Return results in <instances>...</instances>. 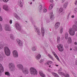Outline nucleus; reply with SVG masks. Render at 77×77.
Masks as SVG:
<instances>
[{"label":"nucleus","instance_id":"nucleus-52","mask_svg":"<svg viewBox=\"0 0 77 77\" xmlns=\"http://www.w3.org/2000/svg\"><path fill=\"white\" fill-rule=\"evenodd\" d=\"M73 75L74 76V77H76V75H75V74L74 73H72Z\"/></svg>","mask_w":77,"mask_h":77},{"label":"nucleus","instance_id":"nucleus-18","mask_svg":"<svg viewBox=\"0 0 77 77\" xmlns=\"http://www.w3.org/2000/svg\"><path fill=\"white\" fill-rule=\"evenodd\" d=\"M60 22H57L56 23L54 26L55 29H58L59 26H60Z\"/></svg>","mask_w":77,"mask_h":77},{"label":"nucleus","instance_id":"nucleus-47","mask_svg":"<svg viewBox=\"0 0 77 77\" xmlns=\"http://www.w3.org/2000/svg\"><path fill=\"white\" fill-rule=\"evenodd\" d=\"M2 59H3V57L1 54H0V60H2Z\"/></svg>","mask_w":77,"mask_h":77},{"label":"nucleus","instance_id":"nucleus-30","mask_svg":"<svg viewBox=\"0 0 77 77\" xmlns=\"http://www.w3.org/2000/svg\"><path fill=\"white\" fill-rule=\"evenodd\" d=\"M5 75H7V76L8 77H10V75H11L10 74V73L9 72H5Z\"/></svg>","mask_w":77,"mask_h":77},{"label":"nucleus","instance_id":"nucleus-63","mask_svg":"<svg viewBox=\"0 0 77 77\" xmlns=\"http://www.w3.org/2000/svg\"><path fill=\"white\" fill-rule=\"evenodd\" d=\"M60 71H61L62 70V68H60Z\"/></svg>","mask_w":77,"mask_h":77},{"label":"nucleus","instance_id":"nucleus-11","mask_svg":"<svg viewBox=\"0 0 77 77\" xmlns=\"http://www.w3.org/2000/svg\"><path fill=\"white\" fill-rule=\"evenodd\" d=\"M5 30L6 31H11V28H10V26L8 24H7L5 25Z\"/></svg>","mask_w":77,"mask_h":77},{"label":"nucleus","instance_id":"nucleus-24","mask_svg":"<svg viewBox=\"0 0 77 77\" xmlns=\"http://www.w3.org/2000/svg\"><path fill=\"white\" fill-rule=\"evenodd\" d=\"M41 54H38L35 57V59L37 60H38L41 58Z\"/></svg>","mask_w":77,"mask_h":77},{"label":"nucleus","instance_id":"nucleus-25","mask_svg":"<svg viewBox=\"0 0 77 77\" xmlns=\"http://www.w3.org/2000/svg\"><path fill=\"white\" fill-rule=\"evenodd\" d=\"M67 43L68 44H71V43H72V40L71 39V37H69L68 38Z\"/></svg>","mask_w":77,"mask_h":77},{"label":"nucleus","instance_id":"nucleus-51","mask_svg":"<svg viewBox=\"0 0 77 77\" xmlns=\"http://www.w3.org/2000/svg\"><path fill=\"white\" fill-rule=\"evenodd\" d=\"M65 1V0H61V2L62 3H64Z\"/></svg>","mask_w":77,"mask_h":77},{"label":"nucleus","instance_id":"nucleus-54","mask_svg":"<svg viewBox=\"0 0 77 77\" xmlns=\"http://www.w3.org/2000/svg\"><path fill=\"white\" fill-rule=\"evenodd\" d=\"M75 64L76 65H77V60L75 61Z\"/></svg>","mask_w":77,"mask_h":77},{"label":"nucleus","instance_id":"nucleus-27","mask_svg":"<svg viewBox=\"0 0 77 77\" xmlns=\"http://www.w3.org/2000/svg\"><path fill=\"white\" fill-rule=\"evenodd\" d=\"M48 56L50 58V59L52 60H53V61H54V59L53 57H52V56L51 55L48 54Z\"/></svg>","mask_w":77,"mask_h":77},{"label":"nucleus","instance_id":"nucleus-39","mask_svg":"<svg viewBox=\"0 0 77 77\" xmlns=\"http://www.w3.org/2000/svg\"><path fill=\"white\" fill-rule=\"evenodd\" d=\"M4 45H4L1 44V43L0 42V49H2V48H3V46Z\"/></svg>","mask_w":77,"mask_h":77},{"label":"nucleus","instance_id":"nucleus-38","mask_svg":"<svg viewBox=\"0 0 77 77\" xmlns=\"http://www.w3.org/2000/svg\"><path fill=\"white\" fill-rule=\"evenodd\" d=\"M57 42L58 43H59L60 42V37H57Z\"/></svg>","mask_w":77,"mask_h":77},{"label":"nucleus","instance_id":"nucleus-1","mask_svg":"<svg viewBox=\"0 0 77 77\" xmlns=\"http://www.w3.org/2000/svg\"><path fill=\"white\" fill-rule=\"evenodd\" d=\"M77 31V26L75 25H74L72 26V28H70L69 29V34L71 36H74L75 35V32Z\"/></svg>","mask_w":77,"mask_h":77},{"label":"nucleus","instance_id":"nucleus-44","mask_svg":"<svg viewBox=\"0 0 77 77\" xmlns=\"http://www.w3.org/2000/svg\"><path fill=\"white\" fill-rule=\"evenodd\" d=\"M70 15V13H69L67 16V19H68L69 18Z\"/></svg>","mask_w":77,"mask_h":77},{"label":"nucleus","instance_id":"nucleus-43","mask_svg":"<svg viewBox=\"0 0 77 77\" xmlns=\"http://www.w3.org/2000/svg\"><path fill=\"white\" fill-rule=\"evenodd\" d=\"M3 21V18H2V17L0 16V21Z\"/></svg>","mask_w":77,"mask_h":77},{"label":"nucleus","instance_id":"nucleus-2","mask_svg":"<svg viewBox=\"0 0 77 77\" xmlns=\"http://www.w3.org/2000/svg\"><path fill=\"white\" fill-rule=\"evenodd\" d=\"M29 71L32 75H36L38 74L37 70L35 67H31L29 69Z\"/></svg>","mask_w":77,"mask_h":77},{"label":"nucleus","instance_id":"nucleus-6","mask_svg":"<svg viewBox=\"0 0 77 77\" xmlns=\"http://www.w3.org/2000/svg\"><path fill=\"white\" fill-rule=\"evenodd\" d=\"M57 48L60 51H63V45L59 44L57 45Z\"/></svg>","mask_w":77,"mask_h":77},{"label":"nucleus","instance_id":"nucleus-7","mask_svg":"<svg viewBox=\"0 0 77 77\" xmlns=\"http://www.w3.org/2000/svg\"><path fill=\"white\" fill-rule=\"evenodd\" d=\"M15 27L17 30L21 31L22 29L21 26L20 25V24L18 23H17L15 25Z\"/></svg>","mask_w":77,"mask_h":77},{"label":"nucleus","instance_id":"nucleus-42","mask_svg":"<svg viewBox=\"0 0 77 77\" xmlns=\"http://www.w3.org/2000/svg\"><path fill=\"white\" fill-rule=\"evenodd\" d=\"M9 0H2L3 2H5V3H7V2H9Z\"/></svg>","mask_w":77,"mask_h":77},{"label":"nucleus","instance_id":"nucleus-31","mask_svg":"<svg viewBox=\"0 0 77 77\" xmlns=\"http://www.w3.org/2000/svg\"><path fill=\"white\" fill-rule=\"evenodd\" d=\"M42 5H39L38 6V10L40 12H41V10H42Z\"/></svg>","mask_w":77,"mask_h":77},{"label":"nucleus","instance_id":"nucleus-57","mask_svg":"<svg viewBox=\"0 0 77 77\" xmlns=\"http://www.w3.org/2000/svg\"><path fill=\"white\" fill-rule=\"evenodd\" d=\"M74 44L75 45H77V42H75L74 43Z\"/></svg>","mask_w":77,"mask_h":77},{"label":"nucleus","instance_id":"nucleus-36","mask_svg":"<svg viewBox=\"0 0 77 77\" xmlns=\"http://www.w3.org/2000/svg\"><path fill=\"white\" fill-rule=\"evenodd\" d=\"M63 12V8H60L59 9L58 12L59 13H61V12Z\"/></svg>","mask_w":77,"mask_h":77},{"label":"nucleus","instance_id":"nucleus-55","mask_svg":"<svg viewBox=\"0 0 77 77\" xmlns=\"http://www.w3.org/2000/svg\"><path fill=\"white\" fill-rule=\"evenodd\" d=\"M43 60H42V59L41 60H40V63H41V62H42Z\"/></svg>","mask_w":77,"mask_h":77},{"label":"nucleus","instance_id":"nucleus-62","mask_svg":"<svg viewBox=\"0 0 77 77\" xmlns=\"http://www.w3.org/2000/svg\"><path fill=\"white\" fill-rule=\"evenodd\" d=\"M41 48H44V46H41Z\"/></svg>","mask_w":77,"mask_h":77},{"label":"nucleus","instance_id":"nucleus-13","mask_svg":"<svg viewBox=\"0 0 77 77\" xmlns=\"http://www.w3.org/2000/svg\"><path fill=\"white\" fill-rule=\"evenodd\" d=\"M41 32L42 36H44L45 35V30L43 26H42L41 28Z\"/></svg>","mask_w":77,"mask_h":77},{"label":"nucleus","instance_id":"nucleus-9","mask_svg":"<svg viewBox=\"0 0 77 77\" xmlns=\"http://www.w3.org/2000/svg\"><path fill=\"white\" fill-rule=\"evenodd\" d=\"M13 55L14 57L17 58L18 57V52L16 50H14L13 52Z\"/></svg>","mask_w":77,"mask_h":77},{"label":"nucleus","instance_id":"nucleus-5","mask_svg":"<svg viewBox=\"0 0 77 77\" xmlns=\"http://www.w3.org/2000/svg\"><path fill=\"white\" fill-rule=\"evenodd\" d=\"M34 28L35 30V31L36 33H37V35L39 36L41 35V31H40V29L38 28L37 26L36 25L34 26Z\"/></svg>","mask_w":77,"mask_h":77},{"label":"nucleus","instance_id":"nucleus-28","mask_svg":"<svg viewBox=\"0 0 77 77\" xmlns=\"http://www.w3.org/2000/svg\"><path fill=\"white\" fill-rule=\"evenodd\" d=\"M68 4L67 2H66L64 4L63 7L64 8H65V9L66 8V7H67V6H68Z\"/></svg>","mask_w":77,"mask_h":77},{"label":"nucleus","instance_id":"nucleus-34","mask_svg":"<svg viewBox=\"0 0 77 77\" xmlns=\"http://www.w3.org/2000/svg\"><path fill=\"white\" fill-rule=\"evenodd\" d=\"M53 4H51L49 6V9L50 11L53 8Z\"/></svg>","mask_w":77,"mask_h":77},{"label":"nucleus","instance_id":"nucleus-21","mask_svg":"<svg viewBox=\"0 0 77 77\" xmlns=\"http://www.w3.org/2000/svg\"><path fill=\"white\" fill-rule=\"evenodd\" d=\"M39 74L41 77H45V75L44 73L42 71H39Z\"/></svg>","mask_w":77,"mask_h":77},{"label":"nucleus","instance_id":"nucleus-60","mask_svg":"<svg viewBox=\"0 0 77 77\" xmlns=\"http://www.w3.org/2000/svg\"><path fill=\"white\" fill-rule=\"evenodd\" d=\"M32 2H31L30 3V5H32Z\"/></svg>","mask_w":77,"mask_h":77},{"label":"nucleus","instance_id":"nucleus-48","mask_svg":"<svg viewBox=\"0 0 77 77\" xmlns=\"http://www.w3.org/2000/svg\"><path fill=\"white\" fill-rule=\"evenodd\" d=\"M75 51H77V46H75Z\"/></svg>","mask_w":77,"mask_h":77},{"label":"nucleus","instance_id":"nucleus-22","mask_svg":"<svg viewBox=\"0 0 77 77\" xmlns=\"http://www.w3.org/2000/svg\"><path fill=\"white\" fill-rule=\"evenodd\" d=\"M18 5L20 7H23V3H22V2L21 1H19L17 3Z\"/></svg>","mask_w":77,"mask_h":77},{"label":"nucleus","instance_id":"nucleus-17","mask_svg":"<svg viewBox=\"0 0 77 77\" xmlns=\"http://www.w3.org/2000/svg\"><path fill=\"white\" fill-rule=\"evenodd\" d=\"M4 72V69L3 67L1 64H0V76H1V72Z\"/></svg>","mask_w":77,"mask_h":77},{"label":"nucleus","instance_id":"nucleus-20","mask_svg":"<svg viewBox=\"0 0 77 77\" xmlns=\"http://www.w3.org/2000/svg\"><path fill=\"white\" fill-rule=\"evenodd\" d=\"M52 54H54V56L57 59L58 61H60V60L59 59V58L58 57V56L56 54L54 51H52Z\"/></svg>","mask_w":77,"mask_h":77},{"label":"nucleus","instance_id":"nucleus-12","mask_svg":"<svg viewBox=\"0 0 77 77\" xmlns=\"http://www.w3.org/2000/svg\"><path fill=\"white\" fill-rule=\"evenodd\" d=\"M17 41L19 46H20L21 47H23V42L21 41L18 39H17Z\"/></svg>","mask_w":77,"mask_h":77},{"label":"nucleus","instance_id":"nucleus-29","mask_svg":"<svg viewBox=\"0 0 77 77\" xmlns=\"http://www.w3.org/2000/svg\"><path fill=\"white\" fill-rule=\"evenodd\" d=\"M52 74L55 77H59V75L57 74V73H54V72H52Z\"/></svg>","mask_w":77,"mask_h":77},{"label":"nucleus","instance_id":"nucleus-8","mask_svg":"<svg viewBox=\"0 0 77 77\" xmlns=\"http://www.w3.org/2000/svg\"><path fill=\"white\" fill-rule=\"evenodd\" d=\"M52 63H53L52 61H48L45 63V64L46 65H47L49 67V68H53V65L51 64Z\"/></svg>","mask_w":77,"mask_h":77},{"label":"nucleus","instance_id":"nucleus-19","mask_svg":"<svg viewBox=\"0 0 77 77\" xmlns=\"http://www.w3.org/2000/svg\"><path fill=\"white\" fill-rule=\"evenodd\" d=\"M49 16L51 20H54V15H53V12H51Z\"/></svg>","mask_w":77,"mask_h":77},{"label":"nucleus","instance_id":"nucleus-56","mask_svg":"<svg viewBox=\"0 0 77 77\" xmlns=\"http://www.w3.org/2000/svg\"><path fill=\"white\" fill-rule=\"evenodd\" d=\"M75 24L77 26V21L75 22Z\"/></svg>","mask_w":77,"mask_h":77},{"label":"nucleus","instance_id":"nucleus-23","mask_svg":"<svg viewBox=\"0 0 77 77\" xmlns=\"http://www.w3.org/2000/svg\"><path fill=\"white\" fill-rule=\"evenodd\" d=\"M36 49H37V48L36 46H33L31 48V50L32 51H35L36 50Z\"/></svg>","mask_w":77,"mask_h":77},{"label":"nucleus","instance_id":"nucleus-46","mask_svg":"<svg viewBox=\"0 0 77 77\" xmlns=\"http://www.w3.org/2000/svg\"><path fill=\"white\" fill-rule=\"evenodd\" d=\"M75 17V15H74V14L72 15L71 16V17L72 18H74Z\"/></svg>","mask_w":77,"mask_h":77},{"label":"nucleus","instance_id":"nucleus-64","mask_svg":"<svg viewBox=\"0 0 77 77\" xmlns=\"http://www.w3.org/2000/svg\"><path fill=\"white\" fill-rule=\"evenodd\" d=\"M0 11H1V8H0Z\"/></svg>","mask_w":77,"mask_h":77},{"label":"nucleus","instance_id":"nucleus-26","mask_svg":"<svg viewBox=\"0 0 77 77\" xmlns=\"http://www.w3.org/2000/svg\"><path fill=\"white\" fill-rule=\"evenodd\" d=\"M65 37L66 39H68V32H66L65 34Z\"/></svg>","mask_w":77,"mask_h":77},{"label":"nucleus","instance_id":"nucleus-33","mask_svg":"<svg viewBox=\"0 0 77 77\" xmlns=\"http://www.w3.org/2000/svg\"><path fill=\"white\" fill-rule=\"evenodd\" d=\"M61 73V74H62V75H64V76L65 77H69V75L67 74L66 75H65V73H63V72H60Z\"/></svg>","mask_w":77,"mask_h":77},{"label":"nucleus","instance_id":"nucleus-3","mask_svg":"<svg viewBox=\"0 0 77 77\" xmlns=\"http://www.w3.org/2000/svg\"><path fill=\"white\" fill-rule=\"evenodd\" d=\"M8 67L11 71L14 72L15 69V66L14 63H10L8 64Z\"/></svg>","mask_w":77,"mask_h":77},{"label":"nucleus","instance_id":"nucleus-50","mask_svg":"<svg viewBox=\"0 0 77 77\" xmlns=\"http://www.w3.org/2000/svg\"><path fill=\"white\" fill-rule=\"evenodd\" d=\"M48 72H50L51 71V70H50V69H48Z\"/></svg>","mask_w":77,"mask_h":77},{"label":"nucleus","instance_id":"nucleus-41","mask_svg":"<svg viewBox=\"0 0 77 77\" xmlns=\"http://www.w3.org/2000/svg\"><path fill=\"white\" fill-rule=\"evenodd\" d=\"M2 31V24L0 23V32Z\"/></svg>","mask_w":77,"mask_h":77},{"label":"nucleus","instance_id":"nucleus-35","mask_svg":"<svg viewBox=\"0 0 77 77\" xmlns=\"http://www.w3.org/2000/svg\"><path fill=\"white\" fill-rule=\"evenodd\" d=\"M63 28H61L60 30V34H62V33H63Z\"/></svg>","mask_w":77,"mask_h":77},{"label":"nucleus","instance_id":"nucleus-58","mask_svg":"<svg viewBox=\"0 0 77 77\" xmlns=\"http://www.w3.org/2000/svg\"><path fill=\"white\" fill-rule=\"evenodd\" d=\"M55 66H59V65H57V64H55Z\"/></svg>","mask_w":77,"mask_h":77},{"label":"nucleus","instance_id":"nucleus-53","mask_svg":"<svg viewBox=\"0 0 77 77\" xmlns=\"http://www.w3.org/2000/svg\"><path fill=\"white\" fill-rule=\"evenodd\" d=\"M50 2L51 3H53L54 1L53 0H50Z\"/></svg>","mask_w":77,"mask_h":77},{"label":"nucleus","instance_id":"nucleus-37","mask_svg":"<svg viewBox=\"0 0 77 77\" xmlns=\"http://www.w3.org/2000/svg\"><path fill=\"white\" fill-rule=\"evenodd\" d=\"M10 38L11 39H14V38H15V37L14 36L12 35H10Z\"/></svg>","mask_w":77,"mask_h":77},{"label":"nucleus","instance_id":"nucleus-59","mask_svg":"<svg viewBox=\"0 0 77 77\" xmlns=\"http://www.w3.org/2000/svg\"><path fill=\"white\" fill-rule=\"evenodd\" d=\"M32 1L33 2H35V0H32Z\"/></svg>","mask_w":77,"mask_h":77},{"label":"nucleus","instance_id":"nucleus-10","mask_svg":"<svg viewBox=\"0 0 77 77\" xmlns=\"http://www.w3.org/2000/svg\"><path fill=\"white\" fill-rule=\"evenodd\" d=\"M22 72L24 74L26 75L29 74V69H22Z\"/></svg>","mask_w":77,"mask_h":77},{"label":"nucleus","instance_id":"nucleus-16","mask_svg":"<svg viewBox=\"0 0 77 77\" xmlns=\"http://www.w3.org/2000/svg\"><path fill=\"white\" fill-rule=\"evenodd\" d=\"M3 9L5 11H9V7L7 5H4L3 6Z\"/></svg>","mask_w":77,"mask_h":77},{"label":"nucleus","instance_id":"nucleus-49","mask_svg":"<svg viewBox=\"0 0 77 77\" xmlns=\"http://www.w3.org/2000/svg\"><path fill=\"white\" fill-rule=\"evenodd\" d=\"M9 23L11 24L12 23V20H10L9 21Z\"/></svg>","mask_w":77,"mask_h":77},{"label":"nucleus","instance_id":"nucleus-14","mask_svg":"<svg viewBox=\"0 0 77 77\" xmlns=\"http://www.w3.org/2000/svg\"><path fill=\"white\" fill-rule=\"evenodd\" d=\"M17 67L19 69H24V66H23L22 64H19L17 65Z\"/></svg>","mask_w":77,"mask_h":77},{"label":"nucleus","instance_id":"nucleus-61","mask_svg":"<svg viewBox=\"0 0 77 77\" xmlns=\"http://www.w3.org/2000/svg\"><path fill=\"white\" fill-rule=\"evenodd\" d=\"M70 51H72V48H70Z\"/></svg>","mask_w":77,"mask_h":77},{"label":"nucleus","instance_id":"nucleus-32","mask_svg":"<svg viewBox=\"0 0 77 77\" xmlns=\"http://www.w3.org/2000/svg\"><path fill=\"white\" fill-rule=\"evenodd\" d=\"M73 13L75 14H77V8H75L74 9Z\"/></svg>","mask_w":77,"mask_h":77},{"label":"nucleus","instance_id":"nucleus-40","mask_svg":"<svg viewBox=\"0 0 77 77\" xmlns=\"http://www.w3.org/2000/svg\"><path fill=\"white\" fill-rule=\"evenodd\" d=\"M47 11V9L44 8L43 10V12L44 13H45V12H46Z\"/></svg>","mask_w":77,"mask_h":77},{"label":"nucleus","instance_id":"nucleus-15","mask_svg":"<svg viewBox=\"0 0 77 77\" xmlns=\"http://www.w3.org/2000/svg\"><path fill=\"white\" fill-rule=\"evenodd\" d=\"M13 15L14 17L17 20H21V18L20 17L18 16V14H17L16 13H13Z\"/></svg>","mask_w":77,"mask_h":77},{"label":"nucleus","instance_id":"nucleus-4","mask_svg":"<svg viewBox=\"0 0 77 77\" xmlns=\"http://www.w3.org/2000/svg\"><path fill=\"white\" fill-rule=\"evenodd\" d=\"M4 51L5 54L7 56H9L11 54V51H10V49L9 48L7 47H6L4 48Z\"/></svg>","mask_w":77,"mask_h":77},{"label":"nucleus","instance_id":"nucleus-45","mask_svg":"<svg viewBox=\"0 0 77 77\" xmlns=\"http://www.w3.org/2000/svg\"><path fill=\"white\" fill-rule=\"evenodd\" d=\"M74 4L75 5H77V0H76L74 2Z\"/></svg>","mask_w":77,"mask_h":77}]
</instances>
